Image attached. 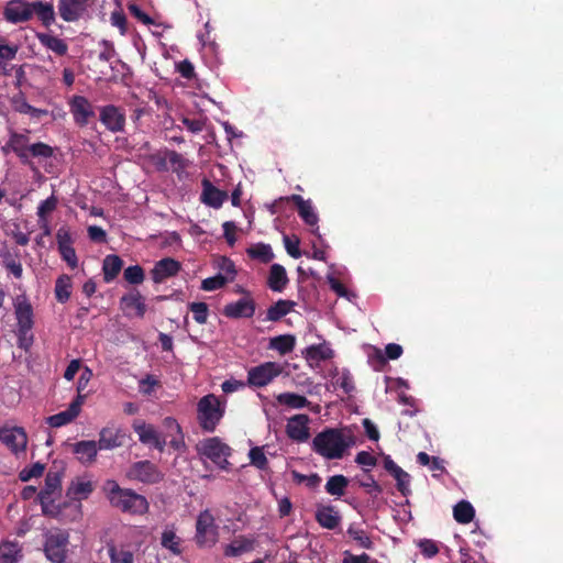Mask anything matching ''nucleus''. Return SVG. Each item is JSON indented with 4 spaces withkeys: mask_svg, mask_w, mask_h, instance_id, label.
Here are the masks:
<instances>
[{
    "mask_svg": "<svg viewBox=\"0 0 563 563\" xmlns=\"http://www.w3.org/2000/svg\"><path fill=\"white\" fill-rule=\"evenodd\" d=\"M360 485L366 489V493L369 494L373 498H377L382 493V486L375 481V478L369 475L366 482H361Z\"/></svg>",
    "mask_w": 563,
    "mask_h": 563,
    "instance_id": "60",
    "label": "nucleus"
},
{
    "mask_svg": "<svg viewBox=\"0 0 563 563\" xmlns=\"http://www.w3.org/2000/svg\"><path fill=\"white\" fill-rule=\"evenodd\" d=\"M224 415L219 398L209 394L197 404V419L203 431L213 432Z\"/></svg>",
    "mask_w": 563,
    "mask_h": 563,
    "instance_id": "3",
    "label": "nucleus"
},
{
    "mask_svg": "<svg viewBox=\"0 0 563 563\" xmlns=\"http://www.w3.org/2000/svg\"><path fill=\"white\" fill-rule=\"evenodd\" d=\"M249 457L251 464L257 467L258 470H266L268 465V460L263 451V448L255 446L252 448L249 452Z\"/></svg>",
    "mask_w": 563,
    "mask_h": 563,
    "instance_id": "51",
    "label": "nucleus"
},
{
    "mask_svg": "<svg viewBox=\"0 0 563 563\" xmlns=\"http://www.w3.org/2000/svg\"><path fill=\"white\" fill-rule=\"evenodd\" d=\"M123 260L117 254H109L103 258L102 274L104 283L113 282L123 267Z\"/></svg>",
    "mask_w": 563,
    "mask_h": 563,
    "instance_id": "31",
    "label": "nucleus"
},
{
    "mask_svg": "<svg viewBox=\"0 0 563 563\" xmlns=\"http://www.w3.org/2000/svg\"><path fill=\"white\" fill-rule=\"evenodd\" d=\"M296 346L294 334H280L269 339L268 349L277 351L280 355L289 354Z\"/></svg>",
    "mask_w": 563,
    "mask_h": 563,
    "instance_id": "33",
    "label": "nucleus"
},
{
    "mask_svg": "<svg viewBox=\"0 0 563 563\" xmlns=\"http://www.w3.org/2000/svg\"><path fill=\"white\" fill-rule=\"evenodd\" d=\"M181 268L178 261L172 257H165L155 263L151 271L152 280L155 284H161L167 278L176 276Z\"/></svg>",
    "mask_w": 563,
    "mask_h": 563,
    "instance_id": "19",
    "label": "nucleus"
},
{
    "mask_svg": "<svg viewBox=\"0 0 563 563\" xmlns=\"http://www.w3.org/2000/svg\"><path fill=\"white\" fill-rule=\"evenodd\" d=\"M108 554L111 563H134V553L129 545L109 544Z\"/></svg>",
    "mask_w": 563,
    "mask_h": 563,
    "instance_id": "35",
    "label": "nucleus"
},
{
    "mask_svg": "<svg viewBox=\"0 0 563 563\" xmlns=\"http://www.w3.org/2000/svg\"><path fill=\"white\" fill-rule=\"evenodd\" d=\"M276 400L279 405L291 409H301L310 405L305 396L295 393H282L276 396Z\"/></svg>",
    "mask_w": 563,
    "mask_h": 563,
    "instance_id": "36",
    "label": "nucleus"
},
{
    "mask_svg": "<svg viewBox=\"0 0 563 563\" xmlns=\"http://www.w3.org/2000/svg\"><path fill=\"white\" fill-rule=\"evenodd\" d=\"M247 254L251 258L258 260L264 264L272 262L274 258V253L271 245L264 243H257L251 246L247 249Z\"/></svg>",
    "mask_w": 563,
    "mask_h": 563,
    "instance_id": "39",
    "label": "nucleus"
},
{
    "mask_svg": "<svg viewBox=\"0 0 563 563\" xmlns=\"http://www.w3.org/2000/svg\"><path fill=\"white\" fill-rule=\"evenodd\" d=\"M391 476L396 481L398 492L405 497L408 496L410 494V475L399 467Z\"/></svg>",
    "mask_w": 563,
    "mask_h": 563,
    "instance_id": "47",
    "label": "nucleus"
},
{
    "mask_svg": "<svg viewBox=\"0 0 563 563\" xmlns=\"http://www.w3.org/2000/svg\"><path fill=\"white\" fill-rule=\"evenodd\" d=\"M111 23L120 30L121 35L126 33V16L122 11L111 13Z\"/></svg>",
    "mask_w": 563,
    "mask_h": 563,
    "instance_id": "62",
    "label": "nucleus"
},
{
    "mask_svg": "<svg viewBox=\"0 0 563 563\" xmlns=\"http://www.w3.org/2000/svg\"><path fill=\"white\" fill-rule=\"evenodd\" d=\"M346 532L362 548L367 549V550L373 548L374 543L371 540V538L367 536L365 530L360 529V528L355 527L354 525H350Z\"/></svg>",
    "mask_w": 563,
    "mask_h": 563,
    "instance_id": "46",
    "label": "nucleus"
},
{
    "mask_svg": "<svg viewBox=\"0 0 563 563\" xmlns=\"http://www.w3.org/2000/svg\"><path fill=\"white\" fill-rule=\"evenodd\" d=\"M0 258L2 266L10 275H12L15 279H21L23 277V266L20 260L19 251H15L14 253L10 252L9 250L1 251Z\"/></svg>",
    "mask_w": 563,
    "mask_h": 563,
    "instance_id": "27",
    "label": "nucleus"
},
{
    "mask_svg": "<svg viewBox=\"0 0 563 563\" xmlns=\"http://www.w3.org/2000/svg\"><path fill=\"white\" fill-rule=\"evenodd\" d=\"M355 462L358 465L374 467L377 464V459L367 451H361L356 454Z\"/></svg>",
    "mask_w": 563,
    "mask_h": 563,
    "instance_id": "64",
    "label": "nucleus"
},
{
    "mask_svg": "<svg viewBox=\"0 0 563 563\" xmlns=\"http://www.w3.org/2000/svg\"><path fill=\"white\" fill-rule=\"evenodd\" d=\"M253 549V542L251 540L241 538L232 541L224 549L225 556H238L244 552Z\"/></svg>",
    "mask_w": 563,
    "mask_h": 563,
    "instance_id": "42",
    "label": "nucleus"
},
{
    "mask_svg": "<svg viewBox=\"0 0 563 563\" xmlns=\"http://www.w3.org/2000/svg\"><path fill=\"white\" fill-rule=\"evenodd\" d=\"M129 12L140 22H142L145 25H152L154 24V20L146 14L137 4L130 3L128 5Z\"/></svg>",
    "mask_w": 563,
    "mask_h": 563,
    "instance_id": "59",
    "label": "nucleus"
},
{
    "mask_svg": "<svg viewBox=\"0 0 563 563\" xmlns=\"http://www.w3.org/2000/svg\"><path fill=\"white\" fill-rule=\"evenodd\" d=\"M453 517L459 523H470L475 517V509L470 501L461 500L453 508Z\"/></svg>",
    "mask_w": 563,
    "mask_h": 563,
    "instance_id": "38",
    "label": "nucleus"
},
{
    "mask_svg": "<svg viewBox=\"0 0 563 563\" xmlns=\"http://www.w3.org/2000/svg\"><path fill=\"white\" fill-rule=\"evenodd\" d=\"M228 199V192L221 190L212 185V183L208 179L202 180V194L201 201L214 209L220 208L223 202Z\"/></svg>",
    "mask_w": 563,
    "mask_h": 563,
    "instance_id": "24",
    "label": "nucleus"
},
{
    "mask_svg": "<svg viewBox=\"0 0 563 563\" xmlns=\"http://www.w3.org/2000/svg\"><path fill=\"white\" fill-rule=\"evenodd\" d=\"M189 310L192 312L194 319L197 323H207L209 307L206 302H191L189 305Z\"/></svg>",
    "mask_w": 563,
    "mask_h": 563,
    "instance_id": "49",
    "label": "nucleus"
},
{
    "mask_svg": "<svg viewBox=\"0 0 563 563\" xmlns=\"http://www.w3.org/2000/svg\"><path fill=\"white\" fill-rule=\"evenodd\" d=\"M255 301L250 297H243L238 301L224 306L223 314L231 319L251 318L255 313Z\"/></svg>",
    "mask_w": 563,
    "mask_h": 563,
    "instance_id": "21",
    "label": "nucleus"
},
{
    "mask_svg": "<svg viewBox=\"0 0 563 563\" xmlns=\"http://www.w3.org/2000/svg\"><path fill=\"white\" fill-rule=\"evenodd\" d=\"M84 400L85 396L78 394L66 410L49 416L47 418V423L53 428H59L68 424L79 415Z\"/></svg>",
    "mask_w": 563,
    "mask_h": 563,
    "instance_id": "20",
    "label": "nucleus"
},
{
    "mask_svg": "<svg viewBox=\"0 0 563 563\" xmlns=\"http://www.w3.org/2000/svg\"><path fill=\"white\" fill-rule=\"evenodd\" d=\"M334 385L343 389L346 395H350L355 389L353 377L346 369L338 374L334 378Z\"/></svg>",
    "mask_w": 563,
    "mask_h": 563,
    "instance_id": "50",
    "label": "nucleus"
},
{
    "mask_svg": "<svg viewBox=\"0 0 563 563\" xmlns=\"http://www.w3.org/2000/svg\"><path fill=\"white\" fill-rule=\"evenodd\" d=\"M333 357V351L322 344H313L306 349V358L310 361H325Z\"/></svg>",
    "mask_w": 563,
    "mask_h": 563,
    "instance_id": "41",
    "label": "nucleus"
},
{
    "mask_svg": "<svg viewBox=\"0 0 563 563\" xmlns=\"http://www.w3.org/2000/svg\"><path fill=\"white\" fill-rule=\"evenodd\" d=\"M20 549L14 542H2L0 544V561L1 563H16Z\"/></svg>",
    "mask_w": 563,
    "mask_h": 563,
    "instance_id": "44",
    "label": "nucleus"
},
{
    "mask_svg": "<svg viewBox=\"0 0 563 563\" xmlns=\"http://www.w3.org/2000/svg\"><path fill=\"white\" fill-rule=\"evenodd\" d=\"M120 305L126 316H130V310H134L136 317L143 318L146 312L145 299L136 289L123 295Z\"/></svg>",
    "mask_w": 563,
    "mask_h": 563,
    "instance_id": "23",
    "label": "nucleus"
},
{
    "mask_svg": "<svg viewBox=\"0 0 563 563\" xmlns=\"http://www.w3.org/2000/svg\"><path fill=\"white\" fill-rule=\"evenodd\" d=\"M68 541L69 534L67 531H51L46 536L44 544V552L46 558L53 563H63L66 559Z\"/></svg>",
    "mask_w": 563,
    "mask_h": 563,
    "instance_id": "6",
    "label": "nucleus"
},
{
    "mask_svg": "<svg viewBox=\"0 0 563 563\" xmlns=\"http://www.w3.org/2000/svg\"><path fill=\"white\" fill-rule=\"evenodd\" d=\"M287 273L284 266L280 264H273L269 268V275L267 279L268 287L276 292H280L285 289L288 284Z\"/></svg>",
    "mask_w": 563,
    "mask_h": 563,
    "instance_id": "32",
    "label": "nucleus"
},
{
    "mask_svg": "<svg viewBox=\"0 0 563 563\" xmlns=\"http://www.w3.org/2000/svg\"><path fill=\"white\" fill-rule=\"evenodd\" d=\"M16 331L31 332L34 327V309L25 294L18 295L13 299Z\"/></svg>",
    "mask_w": 563,
    "mask_h": 563,
    "instance_id": "9",
    "label": "nucleus"
},
{
    "mask_svg": "<svg viewBox=\"0 0 563 563\" xmlns=\"http://www.w3.org/2000/svg\"><path fill=\"white\" fill-rule=\"evenodd\" d=\"M68 104L74 121L79 126H86L90 119L95 117L93 106L84 96H73Z\"/></svg>",
    "mask_w": 563,
    "mask_h": 563,
    "instance_id": "16",
    "label": "nucleus"
},
{
    "mask_svg": "<svg viewBox=\"0 0 563 563\" xmlns=\"http://www.w3.org/2000/svg\"><path fill=\"white\" fill-rule=\"evenodd\" d=\"M95 0H58V13L65 22H77L82 19Z\"/></svg>",
    "mask_w": 563,
    "mask_h": 563,
    "instance_id": "11",
    "label": "nucleus"
},
{
    "mask_svg": "<svg viewBox=\"0 0 563 563\" xmlns=\"http://www.w3.org/2000/svg\"><path fill=\"white\" fill-rule=\"evenodd\" d=\"M355 444L354 435L350 431L327 428L312 440V451L328 460L342 459L346 450Z\"/></svg>",
    "mask_w": 563,
    "mask_h": 563,
    "instance_id": "1",
    "label": "nucleus"
},
{
    "mask_svg": "<svg viewBox=\"0 0 563 563\" xmlns=\"http://www.w3.org/2000/svg\"><path fill=\"white\" fill-rule=\"evenodd\" d=\"M57 207V199L54 195L43 200L37 207L38 219H47V214L53 212Z\"/></svg>",
    "mask_w": 563,
    "mask_h": 563,
    "instance_id": "56",
    "label": "nucleus"
},
{
    "mask_svg": "<svg viewBox=\"0 0 563 563\" xmlns=\"http://www.w3.org/2000/svg\"><path fill=\"white\" fill-rule=\"evenodd\" d=\"M284 244L287 253L294 257L299 258L301 256V252L299 249L300 240L294 235V238H289L288 235H284Z\"/></svg>",
    "mask_w": 563,
    "mask_h": 563,
    "instance_id": "57",
    "label": "nucleus"
},
{
    "mask_svg": "<svg viewBox=\"0 0 563 563\" xmlns=\"http://www.w3.org/2000/svg\"><path fill=\"white\" fill-rule=\"evenodd\" d=\"M124 279L132 285H140L145 279L144 269L140 265H132L124 269Z\"/></svg>",
    "mask_w": 563,
    "mask_h": 563,
    "instance_id": "48",
    "label": "nucleus"
},
{
    "mask_svg": "<svg viewBox=\"0 0 563 563\" xmlns=\"http://www.w3.org/2000/svg\"><path fill=\"white\" fill-rule=\"evenodd\" d=\"M280 200L292 201L296 205V207L298 209V214L302 219V221L311 228V232L313 234H316L320 238V234L318 233L319 217H318L317 212L314 211L310 200H305L299 195H291L290 197L280 198Z\"/></svg>",
    "mask_w": 563,
    "mask_h": 563,
    "instance_id": "15",
    "label": "nucleus"
},
{
    "mask_svg": "<svg viewBox=\"0 0 563 563\" xmlns=\"http://www.w3.org/2000/svg\"><path fill=\"white\" fill-rule=\"evenodd\" d=\"M222 228H223V235H224L225 241L228 242V244L230 246H233L236 242V236H235L236 225H235V223L232 221H227L223 223Z\"/></svg>",
    "mask_w": 563,
    "mask_h": 563,
    "instance_id": "63",
    "label": "nucleus"
},
{
    "mask_svg": "<svg viewBox=\"0 0 563 563\" xmlns=\"http://www.w3.org/2000/svg\"><path fill=\"white\" fill-rule=\"evenodd\" d=\"M99 119L101 123L112 133L124 131L125 112L113 104L100 108Z\"/></svg>",
    "mask_w": 563,
    "mask_h": 563,
    "instance_id": "17",
    "label": "nucleus"
},
{
    "mask_svg": "<svg viewBox=\"0 0 563 563\" xmlns=\"http://www.w3.org/2000/svg\"><path fill=\"white\" fill-rule=\"evenodd\" d=\"M36 38L45 48L58 56H65L68 52V44L56 35L49 33H36Z\"/></svg>",
    "mask_w": 563,
    "mask_h": 563,
    "instance_id": "30",
    "label": "nucleus"
},
{
    "mask_svg": "<svg viewBox=\"0 0 563 563\" xmlns=\"http://www.w3.org/2000/svg\"><path fill=\"white\" fill-rule=\"evenodd\" d=\"M60 486V473L49 471L45 477V486L37 495L43 515L52 518H58L60 516V505L55 503L54 497L56 494H59Z\"/></svg>",
    "mask_w": 563,
    "mask_h": 563,
    "instance_id": "4",
    "label": "nucleus"
},
{
    "mask_svg": "<svg viewBox=\"0 0 563 563\" xmlns=\"http://www.w3.org/2000/svg\"><path fill=\"white\" fill-rule=\"evenodd\" d=\"M34 14L45 27L52 26L56 21V14L52 2H32V16Z\"/></svg>",
    "mask_w": 563,
    "mask_h": 563,
    "instance_id": "29",
    "label": "nucleus"
},
{
    "mask_svg": "<svg viewBox=\"0 0 563 563\" xmlns=\"http://www.w3.org/2000/svg\"><path fill=\"white\" fill-rule=\"evenodd\" d=\"M130 479L139 481L145 484H155L162 479V474L157 466L151 461L135 462L128 472Z\"/></svg>",
    "mask_w": 563,
    "mask_h": 563,
    "instance_id": "13",
    "label": "nucleus"
},
{
    "mask_svg": "<svg viewBox=\"0 0 563 563\" xmlns=\"http://www.w3.org/2000/svg\"><path fill=\"white\" fill-rule=\"evenodd\" d=\"M3 16L12 24L27 22L32 19V2L10 0L3 9Z\"/></svg>",
    "mask_w": 563,
    "mask_h": 563,
    "instance_id": "14",
    "label": "nucleus"
},
{
    "mask_svg": "<svg viewBox=\"0 0 563 563\" xmlns=\"http://www.w3.org/2000/svg\"><path fill=\"white\" fill-rule=\"evenodd\" d=\"M196 543L202 547H212L218 540V527L209 510L200 512L196 522Z\"/></svg>",
    "mask_w": 563,
    "mask_h": 563,
    "instance_id": "7",
    "label": "nucleus"
},
{
    "mask_svg": "<svg viewBox=\"0 0 563 563\" xmlns=\"http://www.w3.org/2000/svg\"><path fill=\"white\" fill-rule=\"evenodd\" d=\"M70 278L67 275H63L57 278L55 284L56 299L62 303L66 302L70 297Z\"/></svg>",
    "mask_w": 563,
    "mask_h": 563,
    "instance_id": "45",
    "label": "nucleus"
},
{
    "mask_svg": "<svg viewBox=\"0 0 563 563\" xmlns=\"http://www.w3.org/2000/svg\"><path fill=\"white\" fill-rule=\"evenodd\" d=\"M133 430L139 435L141 443L155 448L161 453L164 452L167 444L166 437L162 435L153 424L142 420H136L132 424Z\"/></svg>",
    "mask_w": 563,
    "mask_h": 563,
    "instance_id": "10",
    "label": "nucleus"
},
{
    "mask_svg": "<svg viewBox=\"0 0 563 563\" xmlns=\"http://www.w3.org/2000/svg\"><path fill=\"white\" fill-rule=\"evenodd\" d=\"M7 147L16 154L22 164H29V137L24 134L12 132L7 142Z\"/></svg>",
    "mask_w": 563,
    "mask_h": 563,
    "instance_id": "26",
    "label": "nucleus"
},
{
    "mask_svg": "<svg viewBox=\"0 0 563 563\" xmlns=\"http://www.w3.org/2000/svg\"><path fill=\"white\" fill-rule=\"evenodd\" d=\"M93 490V485L89 481L73 482L68 487L67 495L76 498H87Z\"/></svg>",
    "mask_w": 563,
    "mask_h": 563,
    "instance_id": "43",
    "label": "nucleus"
},
{
    "mask_svg": "<svg viewBox=\"0 0 563 563\" xmlns=\"http://www.w3.org/2000/svg\"><path fill=\"white\" fill-rule=\"evenodd\" d=\"M0 442L16 455L21 452H25L27 434L22 427L5 426L0 428Z\"/></svg>",
    "mask_w": 563,
    "mask_h": 563,
    "instance_id": "12",
    "label": "nucleus"
},
{
    "mask_svg": "<svg viewBox=\"0 0 563 563\" xmlns=\"http://www.w3.org/2000/svg\"><path fill=\"white\" fill-rule=\"evenodd\" d=\"M309 420V417L305 413L290 417L286 424L288 438L298 443L306 442L310 437Z\"/></svg>",
    "mask_w": 563,
    "mask_h": 563,
    "instance_id": "18",
    "label": "nucleus"
},
{
    "mask_svg": "<svg viewBox=\"0 0 563 563\" xmlns=\"http://www.w3.org/2000/svg\"><path fill=\"white\" fill-rule=\"evenodd\" d=\"M99 450H112L122 445V434L119 429L106 427L99 432L97 442Z\"/></svg>",
    "mask_w": 563,
    "mask_h": 563,
    "instance_id": "28",
    "label": "nucleus"
},
{
    "mask_svg": "<svg viewBox=\"0 0 563 563\" xmlns=\"http://www.w3.org/2000/svg\"><path fill=\"white\" fill-rule=\"evenodd\" d=\"M291 476H292V479L294 482H296L297 484H302L305 483L309 488H316L319 486V484L321 483V477L314 473V474H310V475H303L301 473H299L298 471H291Z\"/></svg>",
    "mask_w": 563,
    "mask_h": 563,
    "instance_id": "53",
    "label": "nucleus"
},
{
    "mask_svg": "<svg viewBox=\"0 0 563 563\" xmlns=\"http://www.w3.org/2000/svg\"><path fill=\"white\" fill-rule=\"evenodd\" d=\"M98 449V444L93 440H82L73 444V453L82 464H91L95 462Z\"/></svg>",
    "mask_w": 563,
    "mask_h": 563,
    "instance_id": "25",
    "label": "nucleus"
},
{
    "mask_svg": "<svg viewBox=\"0 0 563 563\" xmlns=\"http://www.w3.org/2000/svg\"><path fill=\"white\" fill-rule=\"evenodd\" d=\"M44 470H45V466L44 464L40 463V462H36L34 463L33 465H31L30 467H25L23 468L20 474H19V478L22 481V482H29L30 479L34 478V477H40L43 475L44 473Z\"/></svg>",
    "mask_w": 563,
    "mask_h": 563,
    "instance_id": "54",
    "label": "nucleus"
},
{
    "mask_svg": "<svg viewBox=\"0 0 563 563\" xmlns=\"http://www.w3.org/2000/svg\"><path fill=\"white\" fill-rule=\"evenodd\" d=\"M103 490L111 506L120 509L122 512L142 515L148 509V503L144 496L132 489L121 488L114 479L106 481Z\"/></svg>",
    "mask_w": 563,
    "mask_h": 563,
    "instance_id": "2",
    "label": "nucleus"
},
{
    "mask_svg": "<svg viewBox=\"0 0 563 563\" xmlns=\"http://www.w3.org/2000/svg\"><path fill=\"white\" fill-rule=\"evenodd\" d=\"M52 155H53V148L43 142L34 143V144L30 145V147H29V158L30 157L48 158Z\"/></svg>",
    "mask_w": 563,
    "mask_h": 563,
    "instance_id": "55",
    "label": "nucleus"
},
{
    "mask_svg": "<svg viewBox=\"0 0 563 563\" xmlns=\"http://www.w3.org/2000/svg\"><path fill=\"white\" fill-rule=\"evenodd\" d=\"M418 545L420 548L421 553L426 558H433L439 552V548H438L437 543L430 539L421 540Z\"/></svg>",
    "mask_w": 563,
    "mask_h": 563,
    "instance_id": "61",
    "label": "nucleus"
},
{
    "mask_svg": "<svg viewBox=\"0 0 563 563\" xmlns=\"http://www.w3.org/2000/svg\"><path fill=\"white\" fill-rule=\"evenodd\" d=\"M58 252H59L62 258L68 264V266L70 268L74 269L77 267L78 260H77L76 251L73 247V245L60 247V249H58Z\"/></svg>",
    "mask_w": 563,
    "mask_h": 563,
    "instance_id": "58",
    "label": "nucleus"
},
{
    "mask_svg": "<svg viewBox=\"0 0 563 563\" xmlns=\"http://www.w3.org/2000/svg\"><path fill=\"white\" fill-rule=\"evenodd\" d=\"M295 301L287 299H279L272 305L266 311V321L276 322L287 316L295 307Z\"/></svg>",
    "mask_w": 563,
    "mask_h": 563,
    "instance_id": "34",
    "label": "nucleus"
},
{
    "mask_svg": "<svg viewBox=\"0 0 563 563\" xmlns=\"http://www.w3.org/2000/svg\"><path fill=\"white\" fill-rule=\"evenodd\" d=\"M349 483V478L344 475H333L328 478L324 488L329 495L341 497L345 494Z\"/></svg>",
    "mask_w": 563,
    "mask_h": 563,
    "instance_id": "37",
    "label": "nucleus"
},
{
    "mask_svg": "<svg viewBox=\"0 0 563 563\" xmlns=\"http://www.w3.org/2000/svg\"><path fill=\"white\" fill-rule=\"evenodd\" d=\"M198 451L221 468L225 470L228 467V456L231 454V449L219 438L214 437L203 440L198 445Z\"/></svg>",
    "mask_w": 563,
    "mask_h": 563,
    "instance_id": "8",
    "label": "nucleus"
},
{
    "mask_svg": "<svg viewBox=\"0 0 563 563\" xmlns=\"http://www.w3.org/2000/svg\"><path fill=\"white\" fill-rule=\"evenodd\" d=\"M161 544L163 548L169 550L173 554L179 555L181 553L180 538L173 529H165L162 533Z\"/></svg>",
    "mask_w": 563,
    "mask_h": 563,
    "instance_id": "40",
    "label": "nucleus"
},
{
    "mask_svg": "<svg viewBox=\"0 0 563 563\" xmlns=\"http://www.w3.org/2000/svg\"><path fill=\"white\" fill-rule=\"evenodd\" d=\"M314 519L320 527L328 530H334L340 526L342 517L334 506L318 505L314 512Z\"/></svg>",
    "mask_w": 563,
    "mask_h": 563,
    "instance_id": "22",
    "label": "nucleus"
},
{
    "mask_svg": "<svg viewBox=\"0 0 563 563\" xmlns=\"http://www.w3.org/2000/svg\"><path fill=\"white\" fill-rule=\"evenodd\" d=\"M283 373L277 362H265L247 371V384L252 387H265Z\"/></svg>",
    "mask_w": 563,
    "mask_h": 563,
    "instance_id": "5",
    "label": "nucleus"
},
{
    "mask_svg": "<svg viewBox=\"0 0 563 563\" xmlns=\"http://www.w3.org/2000/svg\"><path fill=\"white\" fill-rule=\"evenodd\" d=\"M227 283L228 278L225 276L217 274L216 276L203 279L201 283V289L205 291H214L224 287Z\"/></svg>",
    "mask_w": 563,
    "mask_h": 563,
    "instance_id": "52",
    "label": "nucleus"
}]
</instances>
